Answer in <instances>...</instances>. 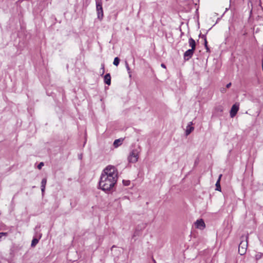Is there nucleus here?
Here are the masks:
<instances>
[{"instance_id":"obj_1","label":"nucleus","mask_w":263,"mask_h":263,"mask_svg":"<svg viewBox=\"0 0 263 263\" xmlns=\"http://www.w3.org/2000/svg\"><path fill=\"white\" fill-rule=\"evenodd\" d=\"M117 179L116 178H110L105 175H101L99 183L100 188L104 191H111L115 184Z\"/></svg>"},{"instance_id":"obj_2","label":"nucleus","mask_w":263,"mask_h":263,"mask_svg":"<svg viewBox=\"0 0 263 263\" xmlns=\"http://www.w3.org/2000/svg\"><path fill=\"white\" fill-rule=\"evenodd\" d=\"M101 175H105L110 178H116L118 179V173L115 167L111 165L107 166L103 171Z\"/></svg>"},{"instance_id":"obj_3","label":"nucleus","mask_w":263,"mask_h":263,"mask_svg":"<svg viewBox=\"0 0 263 263\" xmlns=\"http://www.w3.org/2000/svg\"><path fill=\"white\" fill-rule=\"evenodd\" d=\"M139 158V151L137 149H134L132 151L128 156L127 159L129 163H136Z\"/></svg>"},{"instance_id":"obj_4","label":"nucleus","mask_w":263,"mask_h":263,"mask_svg":"<svg viewBox=\"0 0 263 263\" xmlns=\"http://www.w3.org/2000/svg\"><path fill=\"white\" fill-rule=\"evenodd\" d=\"M96 3L98 18L99 20H102L103 17L102 0H96Z\"/></svg>"},{"instance_id":"obj_5","label":"nucleus","mask_w":263,"mask_h":263,"mask_svg":"<svg viewBox=\"0 0 263 263\" xmlns=\"http://www.w3.org/2000/svg\"><path fill=\"white\" fill-rule=\"evenodd\" d=\"M248 247V240L246 238L245 240H242L239 243L238 247V253L240 255H243L246 254Z\"/></svg>"},{"instance_id":"obj_6","label":"nucleus","mask_w":263,"mask_h":263,"mask_svg":"<svg viewBox=\"0 0 263 263\" xmlns=\"http://www.w3.org/2000/svg\"><path fill=\"white\" fill-rule=\"evenodd\" d=\"M239 109V105L237 104H234L230 110V116L232 118L235 117Z\"/></svg>"},{"instance_id":"obj_7","label":"nucleus","mask_w":263,"mask_h":263,"mask_svg":"<svg viewBox=\"0 0 263 263\" xmlns=\"http://www.w3.org/2000/svg\"><path fill=\"white\" fill-rule=\"evenodd\" d=\"M194 52V50L191 49L186 50L184 53V60L188 61L190 59H191L193 55Z\"/></svg>"},{"instance_id":"obj_8","label":"nucleus","mask_w":263,"mask_h":263,"mask_svg":"<svg viewBox=\"0 0 263 263\" xmlns=\"http://www.w3.org/2000/svg\"><path fill=\"white\" fill-rule=\"evenodd\" d=\"M195 225L197 228L201 230H203L205 227L204 222L202 219L197 220L195 222Z\"/></svg>"},{"instance_id":"obj_9","label":"nucleus","mask_w":263,"mask_h":263,"mask_svg":"<svg viewBox=\"0 0 263 263\" xmlns=\"http://www.w3.org/2000/svg\"><path fill=\"white\" fill-rule=\"evenodd\" d=\"M193 123L192 122H189L187 126H186V130H185V135L188 136L190 135L191 132L194 130V128L192 126Z\"/></svg>"},{"instance_id":"obj_10","label":"nucleus","mask_w":263,"mask_h":263,"mask_svg":"<svg viewBox=\"0 0 263 263\" xmlns=\"http://www.w3.org/2000/svg\"><path fill=\"white\" fill-rule=\"evenodd\" d=\"M104 81L106 84H107L108 85H110V84H111V76H110V73H107L104 76Z\"/></svg>"},{"instance_id":"obj_11","label":"nucleus","mask_w":263,"mask_h":263,"mask_svg":"<svg viewBox=\"0 0 263 263\" xmlns=\"http://www.w3.org/2000/svg\"><path fill=\"white\" fill-rule=\"evenodd\" d=\"M46 183H47V179L46 178H43L41 181V191H42V195H43L45 192Z\"/></svg>"},{"instance_id":"obj_12","label":"nucleus","mask_w":263,"mask_h":263,"mask_svg":"<svg viewBox=\"0 0 263 263\" xmlns=\"http://www.w3.org/2000/svg\"><path fill=\"white\" fill-rule=\"evenodd\" d=\"M189 43L190 46L192 48L191 49L195 50L196 48V42L195 40L192 37H190L189 40Z\"/></svg>"},{"instance_id":"obj_13","label":"nucleus","mask_w":263,"mask_h":263,"mask_svg":"<svg viewBox=\"0 0 263 263\" xmlns=\"http://www.w3.org/2000/svg\"><path fill=\"white\" fill-rule=\"evenodd\" d=\"M123 141V139H121V138L115 140L113 143L114 147H118L119 146L121 145Z\"/></svg>"},{"instance_id":"obj_14","label":"nucleus","mask_w":263,"mask_h":263,"mask_svg":"<svg viewBox=\"0 0 263 263\" xmlns=\"http://www.w3.org/2000/svg\"><path fill=\"white\" fill-rule=\"evenodd\" d=\"M222 176V175H220L219 176V178H218V179L217 180L216 183V190L217 191H221V187H220V179H221V177Z\"/></svg>"},{"instance_id":"obj_15","label":"nucleus","mask_w":263,"mask_h":263,"mask_svg":"<svg viewBox=\"0 0 263 263\" xmlns=\"http://www.w3.org/2000/svg\"><path fill=\"white\" fill-rule=\"evenodd\" d=\"M41 235L40 236L39 238H33L32 242H31V245L32 247H34L36 245V244L39 242V239L41 238Z\"/></svg>"},{"instance_id":"obj_16","label":"nucleus","mask_w":263,"mask_h":263,"mask_svg":"<svg viewBox=\"0 0 263 263\" xmlns=\"http://www.w3.org/2000/svg\"><path fill=\"white\" fill-rule=\"evenodd\" d=\"M215 110L217 114L221 113L223 110V108L221 105H218L215 108Z\"/></svg>"},{"instance_id":"obj_17","label":"nucleus","mask_w":263,"mask_h":263,"mask_svg":"<svg viewBox=\"0 0 263 263\" xmlns=\"http://www.w3.org/2000/svg\"><path fill=\"white\" fill-rule=\"evenodd\" d=\"M120 59L118 57H116L114 59L113 64L114 65L117 66L120 63Z\"/></svg>"},{"instance_id":"obj_18","label":"nucleus","mask_w":263,"mask_h":263,"mask_svg":"<svg viewBox=\"0 0 263 263\" xmlns=\"http://www.w3.org/2000/svg\"><path fill=\"white\" fill-rule=\"evenodd\" d=\"M263 254L261 253H258L255 255V259L258 260L260 259L262 257Z\"/></svg>"},{"instance_id":"obj_19","label":"nucleus","mask_w":263,"mask_h":263,"mask_svg":"<svg viewBox=\"0 0 263 263\" xmlns=\"http://www.w3.org/2000/svg\"><path fill=\"white\" fill-rule=\"evenodd\" d=\"M125 66H126V68L128 71V73L129 74V77H131L132 75L130 74V73H131L130 69L129 68L128 63L126 61H125Z\"/></svg>"},{"instance_id":"obj_20","label":"nucleus","mask_w":263,"mask_h":263,"mask_svg":"<svg viewBox=\"0 0 263 263\" xmlns=\"http://www.w3.org/2000/svg\"><path fill=\"white\" fill-rule=\"evenodd\" d=\"M204 44L207 52H210V49L208 46V42L206 41V39H205V41H204Z\"/></svg>"},{"instance_id":"obj_21","label":"nucleus","mask_w":263,"mask_h":263,"mask_svg":"<svg viewBox=\"0 0 263 263\" xmlns=\"http://www.w3.org/2000/svg\"><path fill=\"white\" fill-rule=\"evenodd\" d=\"M123 183L124 184V185L125 186H128L130 184V181L129 180H123Z\"/></svg>"},{"instance_id":"obj_22","label":"nucleus","mask_w":263,"mask_h":263,"mask_svg":"<svg viewBox=\"0 0 263 263\" xmlns=\"http://www.w3.org/2000/svg\"><path fill=\"white\" fill-rule=\"evenodd\" d=\"M44 165V163L43 162H40L38 165H37V168L39 169H41L42 166H43Z\"/></svg>"},{"instance_id":"obj_23","label":"nucleus","mask_w":263,"mask_h":263,"mask_svg":"<svg viewBox=\"0 0 263 263\" xmlns=\"http://www.w3.org/2000/svg\"><path fill=\"white\" fill-rule=\"evenodd\" d=\"M199 36L200 38L203 39L204 40V41H205V39H206L205 34H202L200 33Z\"/></svg>"},{"instance_id":"obj_24","label":"nucleus","mask_w":263,"mask_h":263,"mask_svg":"<svg viewBox=\"0 0 263 263\" xmlns=\"http://www.w3.org/2000/svg\"><path fill=\"white\" fill-rule=\"evenodd\" d=\"M101 69H103V71H102V74H103L104 73V64H102V65H101Z\"/></svg>"},{"instance_id":"obj_25","label":"nucleus","mask_w":263,"mask_h":263,"mask_svg":"<svg viewBox=\"0 0 263 263\" xmlns=\"http://www.w3.org/2000/svg\"><path fill=\"white\" fill-rule=\"evenodd\" d=\"M221 92L224 93L226 91V89L225 88H222L220 89Z\"/></svg>"},{"instance_id":"obj_26","label":"nucleus","mask_w":263,"mask_h":263,"mask_svg":"<svg viewBox=\"0 0 263 263\" xmlns=\"http://www.w3.org/2000/svg\"><path fill=\"white\" fill-rule=\"evenodd\" d=\"M231 86V83H228V84L226 85V87H227V88H229Z\"/></svg>"},{"instance_id":"obj_27","label":"nucleus","mask_w":263,"mask_h":263,"mask_svg":"<svg viewBox=\"0 0 263 263\" xmlns=\"http://www.w3.org/2000/svg\"><path fill=\"white\" fill-rule=\"evenodd\" d=\"M161 67H163V68H166V66H165V64H163V63H162V64H161Z\"/></svg>"},{"instance_id":"obj_28","label":"nucleus","mask_w":263,"mask_h":263,"mask_svg":"<svg viewBox=\"0 0 263 263\" xmlns=\"http://www.w3.org/2000/svg\"><path fill=\"white\" fill-rule=\"evenodd\" d=\"M115 248H116V246H115V245L112 246L111 248V251H112L113 249Z\"/></svg>"},{"instance_id":"obj_29","label":"nucleus","mask_w":263,"mask_h":263,"mask_svg":"<svg viewBox=\"0 0 263 263\" xmlns=\"http://www.w3.org/2000/svg\"><path fill=\"white\" fill-rule=\"evenodd\" d=\"M136 232H135V233H134V234L133 237L135 236H136Z\"/></svg>"},{"instance_id":"obj_30","label":"nucleus","mask_w":263,"mask_h":263,"mask_svg":"<svg viewBox=\"0 0 263 263\" xmlns=\"http://www.w3.org/2000/svg\"><path fill=\"white\" fill-rule=\"evenodd\" d=\"M154 262L156 263V261L153 259Z\"/></svg>"},{"instance_id":"obj_31","label":"nucleus","mask_w":263,"mask_h":263,"mask_svg":"<svg viewBox=\"0 0 263 263\" xmlns=\"http://www.w3.org/2000/svg\"><path fill=\"white\" fill-rule=\"evenodd\" d=\"M1 214V213L0 212V214Z\"/></svg>"}]
</instances>
